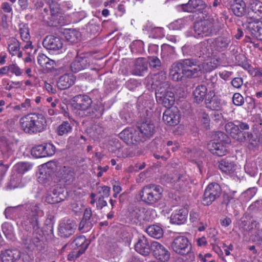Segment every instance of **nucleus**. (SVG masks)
Listing matches in <instances>:
<instances>
[{"mask_svg": "<svg viewBox=\"0 0 262 262\" xmlns=\"http://www.w3.org/2000/svg\"><path fill=\"white\" fill-rule=\"evenodd\" d=\"M205 102L207 107L212 110L217 111L222 107L221 99L214 94L210 99L209 97L206 99Z\"/></svg>", "mask_w": 262, "mask_h": 262, "instance_id": "37998d69", "label": "nucleus"}, {"mask_svg": "<svg viewBox=\"0 0 262 262\" xmlns=\"http://www.w3.org/2000/svg\"><path fill=\"white\" fill-rule=\"evenodd\" d=\"M222 193L221 186L216 183H211L205 188L202 198L204 205L209 206L220 197Z\"/></svg>", "mask_w": 262, "mask_h": 262, "instance_id": "6e6552de", "label": "nucleus"}, {"mask_svg": "<svg viewBox=\"0 0 262 262\" xmlns=\"http://www.w3.org/2000/svg\"><path fill=\"white\" fill-rule=\"evenodd\" d=\"M155 85L159 88L161 86L164 89L168 88L169 82L166 81V73L164 71H161L155 75Z\"/></svg>", "mask_w": 262, "mask_h": 262, "instance_id": "a19ab883", "label": "nucleus"}, {"mask_svg": "<svg viewBox=\"0 0 262 262\" xmlns=\"http://www.w3.org/2000/svg\"><path fill=\"white\" fill-rule=\"evenodd\" d=\"M216 20L213 18L198 21L194 24V31L197 37L207 36L216 32Z\"/></svg>", "mask_w": 262, "mask_h": 262, "instance_id": "0eeeda50", "label": "nucleus"}, {"mask_svg": "<svg viewBox=\"0 0 262 262\" xmlns=\"http://www.w3.org/2000/svg\"><path fill=\"white\" fill-rule=\"evenodd\" d=\"M147 63L144 58H137L135 63L134 69L132 71L133 75L142 76L147 72Z\"/></svg>", "mask_w": 262, "mask_h": 262, "instance_id": "72a5a7b5", "label": "nucleus"}, {"mask_svg": "<svg viewBox=\"0 0 262 262\" xmlns=\"http://www.w3.org/2000/svg\"><path fill=\"white\" fill-rule=\"evenodd\" d=\"M199 67L201 69V74L202 72H210L213 71L217 68V65L213 60L199 64Z\"/></svg>", "mask_w": 262, "mask_h": 262, "instance_id": "3c124183", "label": "nucleus"}, {"mask_svg": "<svg viewBox=\"0 0 262 262\" xmlns=\"http://www.w3.org/2000/svg\"><path fill=\"white\" fill-rule=\"evenodd\" d=\"M258 200L251 204L247 209L246 215L251 218L261 219Z\"/></svg>", "mask_w": 262, "mask_h": 262, "instance_id": "4c0bfd02", "label": "nucleus"}, {"mask_svg": "<svg viewBox=\"0 0 262 262\" xmlns=\"http://www.w3.org/2000/svg\"><path fill=\"white\" fill-rule=\"evenodd\" d=\"M245 140L249 142L250 144L253 146L257 144L258 141L256 137H254L252 134L249 132H244L242 133Z\"/></svg>", "mask_w": 262, "mask_h": 262, "instance_id": "4d7b16f0", "label": "nucleus"}, {"mask_svg": "<svg viewBox=\"0 0 262 262\" xmlns=\"http://www.w3.org/2000/svg\"><path fill=\"white\" fill-rule=\"evenodd\" d=\"M171 247L174 252L181 255H186L191 250V244L184 236H178L174 238Z\"/></svg>", "mask_w": 262, "mask_h": 262, "instance_id": "9d476101", "label": "nucleus"}, {"mask_svg": "<svg viewBox=\"0 0 262 262\" xmlns=\"http://www.w3.org/2000/svg\"><path fill=\"white\" fill-rule=\"evenodd\" d=\"M140 85H141V83L135 79H130L125 83L126 87L130 91L134 90Z\"/></svg>", "mask_w": 262, "mask_h": 262, "instance_id": "0e129e2a", "label": "nucleus"}, {"mask_svg": "<svg viewBox=\"0 0 262 262\" xmlns=\"http://www.w3.org/2000/svg\"><path fill=\"white\" fill-rule=\"evenodd\" d=\"M20 208H23L25 210L20 222L22 228L25 231L34 230L39 233L40 231L39 216H42L43 212L40 208L38 204L27 203L24 205L8 207L4 212L6 218L12 219L16 215Z\"/></svg>", "mask_w": 262, "mask_h": 262, "instance_id": "f257e3e1", "label": "nucleus"}, {"mask_svg": "<svg viewBox=\"0 0 262 262\" xmlns=\"http://www.w3.org/2000/svg\"><path fill=\"white\" fill-rule=\"evenodd\" d=\"M257 189L255 187L249 188L245 191L243 195L246 198V200H249L252 199L256 194Z\"/></svg>", "mask_w": 262, "mask_h": 262, "instance_id": "69168bd1", "label": "nucleus"}, {"mask_svg": "<svg viewBox=\"0 0 262 262\" xmlns=\"http://www.w3.org/2000/svg\"><path fill=\"white\" fill-rule=\"evenodd\" d=\"M111 188L107 186H103L98 188V193L99 194V197L108 198L110 194Z\"/></svg>", "mask_w": 262, "mask_h": 262, "instance_id": "bf43d9fd", "label": "nucleus"}, {"mask_svg": "<svg viewBox=\"0 0 262 262\" xmlns=\"http://www.w3.org/2000/svg\"><path fill=\"white\" fill-rule=\"evenodd\" d=\"M219 167L224 172L230 173L234 171L235 164L230 160L225 159L219 162Z\"/></svg>", "mask_w": 262, "mask_h": 262, "instance_id": "49530a36", "label": "nucleus"}, {"mask_svg": "<svg viewBox=\"0 0 262 262\" xmlns=\"http://www.w3.org/2000/svg\"><path fill=\"white\" fill-rule=\"evenodd\" d=\"M179 7L184 12L193 13L204 9L206 5L202 0H189L187 3L181 4Z\"/></svg>", "mask_w": 262, "mask_h": 262, "instance_id": "393cba45", "label": "nucleus"}, {"mask_svg": "<svg viewBox=\"0 0 262 262\" xmlns=\"http://www.w3.org/2000/svg\"><path fill=\"white\" fill-rule=\"evenodd\" d=\"M180 115L177 108H167L163 113V120L168 125L175 126L180 122Z\"/></svg>", "mask_w": 262, "mask_h": 262, "instance_id": "aec40b11", "label": "nucleus"}, {"mask_svg": "<svg viewBox=\"0 0 262 262\" xmlns=\"http://www.w3.org/2000/svg\"><path fill=\"white\" fill-rule=\"evenodd\" d=\"M188 212L185 208L176 210L171 215L170 222L178 225L184 224L187 220Z\"/></svg>", "mask_w": 262, "mask_h": 262, "instance_id": "2f4dec72", "label": "nucleus"}, {"mask_svg": "<svg viewBox=\"0 0 262 262\" xmlns=\"http://www.w3.org/2000/svg\"><path fill=\"white\" fill-rule=\"evenodd\" d=\"M151 252L153 256L161 261H168L170 253L164 245L156 241L151 242Z\"/></svg>", "mask_w": 262, "mask_h": 262, "instance_id": "2eb2a0df", "label": "nucleus"}, {"mask_svg": "<svg viewBox=\"0 0 262 262\" xmlns=\"http://www.w3.org/2000/svg\"><path fill=\"white\" fill-rule=\"evenodd\" d=\"M19 33L21 39L24 41H28L30 39V35L28 27L26 25H23L19 29Z\"/></svg>", "mask_w": 262, "mask_h": 262, "instance_id": "6e6d98bb", "label": "nucleus"}, {"mask_svg": "<svg viewBox=\"0 0 262 262\" xmlns=\"http://www.w3.org/2000/svg\"><path fill=\"white\" fill-rule=\"evenodd\" d=\"M20 49V43L17 40L14 39L12 42L8 45V49L12 55H15Z\"/></svg>", "mask_w": 262, "mask_h": 262, "instance_id": "5fc2aeb1", "label": "nucleus"}, {"mask_svg": "<svg viewBox=\"0 0 262 262\" xmlns=\"http://www.w3.org/2000/svg\"><path fill=\"white\" fill-rule=\"evenodd\" d=\"M50 14L47 8L43 9V12L41 13L42 20L47 21L50 25L57 26L63 23V16L57 3H53L49 5Z\"/></svg>", "mask_w": 262, "mask_h": 262, "instance_id": "39448f33", "label": "nucleus"}, {"mask_svg": "<svg viewBox=\"0 0 262 262\" xmlns=\"http://www.w3.org/2000/svg\"><path fill=\"white\" fill-rule=\"evenodd\" d=\"M14 144L5 137L0 138V150L4 158H8L13 154Z\"/></svg>", "mask_w": 262, "mask_h": 262, "instance_id": "c756f323", "label": "nucleus"}, {"mask_svg": "<svg viewBox=\"0 0 262 262\" xmlns=\"http://www.w3.org/2000/svg\"><path fill=\"white\" fill-rule=\"evenodd\" d=\"M64 36L68 41L75 43L80 39L81 34L75 29H69L64 31Z\"/></svg>", "mask_w": 262, "mask_h": 262, "instance_id": "c03bdc74", "label": "nucleus"}, {"mask_svg": "<svg viewBox=\"0 0 262 262\" xmlns=\"http://www.w3.org/2000/svg\"><path fill=\"white\" fill-rule=\"evenodd\" d=\"M135 250L140 254L147 256L151 251V242L149 243L145 236H141L135 245Z\"/></svg>", "mask_w": 262, "mask_h": 262, "instance_id": "b1692460", "label": "nucleus"}, {"mask_svg": "<svg viewBox=\"0 0 262 262\" xmlns=\"http://www.w3.org/2000/svg\"><path fill=\"white\" fill-rule=\"evenodd\" d=\"M200 72L199 62L192 58H187L174 62L171 66L169 75L173 81H179L183 76L191 78L196 77Z\"/></svg>", "mask_w": 262, "mask_h": 262, "instance_id": "f03ea898", "label": "nucleus"}, {"mask_svg": "<svg viewBox=\"0 0 262 262\" xmlns=\"http://www.w3.org/2000/svg\"><path fill=\"white\" fill-rule=\"evenodd\" d=\"M76 227V225L73 220L63 219L58 225V235L63 238L69 237L74 233Z\"/></svg>", "mask_w": 262, "mask_h": 262, "instance_id": "4468645a", "label": "nucleus"}, {"mask_svg": "<svg viewBox=\"0 0 262 262\" xmlns=\"http://www.w3.org/2000/svg\"><path fill=\"white\" fill-rule=\"evenodd\" d=\"M163 189L160 185L154 184L144 186L139 191L140 200L146 205H153L162 196Z\"/></svg>", "mask_w": 262, "mask_h": 262, "instance_id": "20e7f679", "label": "nucleus"}, {"mask_svg": "<svg viewBox=\"0 0 262 262\" xmlns=\"http://www.w3.org/2000/svg\"><path fill=\"white\" fill-rule=\"evenodd\" d=\"M90 242H87L83 235H80L76 237L72 243V247L74 249L80 248L79 250H83L84 252L88 248Z\"/></svg>", "mask_w": 262, "mask_h": 262, "instance_id": "79ce46f5", "label": "nucleus"}, {"mask_svg": "<svg viewBox=\"0 0 262 262\" xmlns=\"http://www.w3.org/2000/svg\"><path fill=\"white\" fill-rule=\"evenodd\" d=\"M200 119L202 124L204 125V127L206 129H208L210 123L209 115L204 112L202 113L200 115Z\"/></svg>", "mask_w": 262, "mask_h": 262, "instance_id": "e2e57ef3", "label": "nucleus"}, {"mask_svg": "<svg viewBox=\"0 0 262 262\" xmlns=\"http://www.w3.org/2000/svg\"><path fill=\"white\" fill-rule=\"evenodd\" d=\"M67 196V192L58 185L53 186L47 192L45 201L49 204H54L63 201Z\"/></svg>", "mask_w": 262, "mask_h": 262, "instance_id": "9b49d317", "label": "nucleus"}, {"mask_svg": "<svg viewBox=\"0 0 262 262\" xmlns=\"http://www.w3.org/2000/svg\"><path fill=\"white\" fill-rule=\"evenodd\" d=\"M138 128L142 137V142L150 138L155 132V125L149 120H146L141 123L138 126Z\"/></svg>", "mask_w": 262, "mask_h": 262, "instance_id": "5701e85b", "label": "nucleus"}, {"mask_svg": "<svg viewBox=\"0 0 262 262\" xmlns=\"http://www.w3.org/2000/svg\"><path fill=\"white\" fill-rule=\"evenodd\" d=\"M55 152V147L51 143H44L33 147L31 155L36 158L53 156Z\"/></svg>", "mask_w": 262, "mask_h": 262, "instance_id": "ddd939ff", "label": "nucleus"}, {"mask_svg": "<svg viewBox=\"0 0 262 262\" xmlns=\"http://www.w3.org/2000/svg\"><path fill=\"white\" fill-rule=\"evenodd\" d=\"M20 257V252L17 249H7L2 253V262H16Z\"/></svg>", "mask_w": 262, "mask_h": 262, "instance_id": "f704fd0d", "label": "nucleus"}, {"mask_svg": "<svg viewBox=\"0 0 262 262\" xmlns=\"http://www.w3.org/2000/svg\"><path fill=\"white\" fill-rule=\"evenodd\" d=\"M40 229L41 228H40ZM26 231L29 233H24L21 236L22 243L26 248L31 250H33L38 246V244L40 242V240L38 237H32L31 236V233L32 231H33L36 234L40 235L42 232L41 229H40V231L39 233H37L34 230Z\"/></svg>", "mask_w": 262, "mask_h": 262, "instance_id": "412c9836", "label": "nucleus"}, {"mask_svg": "<svg viewBox=\"0 0 262 262\" xmlns=\"http://www.w3.org/2000/svg\"><path fill=\"white\" fill-rule=\"evenodd\" d=\"M195 56L205 59L212 54L208 41H204L195 45Z\"/></svg>", "mask_w": 262, "mask_h": 262, "instance_id": "cd10ccee", "label": "nucleus"}, {"mask_svg": "<svg viewBox=\"0 0 262 262\" xmlns=\"http://www.w3.org/2000/svg\"><path fill=\"white\" fill-rule=\"evenodd\" d=\"M76 77L71 74H65L61 76L57 82V86L60 90L69 88L75 83Z\"/></svg>", "mask_w": 262, "mask_h": 262, "instance_id": "7c9ffc66", "label": "nucleus"}, {"mask_svg": "<svg viewBox=\"0 0 262 262\" xmlns=\"http://www.w3.org/2000/svg\"><path fill=\"white\" fill-rule=\"evenodd\" d=\"M88 111L84 116H90L93 118H99L100 117L104 111V107L101 104H93L88 108Z\"/></svg>", "mask_w": 262, "mask_h": 262, "instance_id": "c9c22d12", "label": "nucleus"}, {"mask_svg": "<svg viewBox=\"0 0 262 262\" xmlns=\"http://www.w3.org/2000/svg\"><path fill=\"white\" fill-rule=\"evenodd\" d=\"M157 102L167 108H170L174 103V93L168 88L160 87L156 92Z\"/></svg>", "mask_w": 262, "mask_h": 262, "instance_id": "1a4fd4ad", "label": "nucleus"}, {"mask_svg": "<svg viewBox=\"0 0 262 262\" xmlns=\"http://www.w3.org/2000/svg\"><path fill=\"white\" fill-rule=\"evenodd\" d=\"M195 45H185L182 48V51L184 55L195 56Z\"/></svg>", "mask_w": 262, "mask_h": 262, "instance_id": "13d9d810", "label": "nucleus"}, {"mask_svg": "<svg viewBox=\"0 0 262 262\" xmlns=\"http://www.w3.org/2000/svg\"><path fill=\"white\" fill-rule=\"evenodd\" d=\"M84 253L83 250H79L77 251H72L68 254V260L69 261H74Z\"/></svg>", "mask_w": 262, "mask_h": 262, "instance_id": "338daca9", "label": "nucleus"}, {"mask_svg": "<svg viewBox=\"0 0 262 262\" xmlns=\"http://www.w3.org/2000/svg\"><path fill=\"white\" fill-rule=\"evenodd\" d=\"M104 198L98 197L96 199V208L98 210L102 209L104 207L107 205V202L104 200Z\"/></svg>", "mask_w": 262, "mask_h": 262, "instance_id": "774afa93", "label": "nucleus"}, {"mask_svg": "<svg viewBox=\"0 0 262 262\" xmlns=\"http://www.w3.org/2000/svg\"><path fill=\"white\" fill-rule=\"evenodd\" d=\"M246 29L252 36L259 40L262 41V23L258 20H252V18H247L245 23Z\"/></svg>", "mask_w": 262, "mask_h": 262, "instance_id": "a211bd4d", "label": "nucleus"}, {"mask_svg": "<svg viewBox=\"0 0 262 262\" xmlns=\"http://www.w3.org/2000/svg\"><path fill=\"white\" fill-rule=\"evenodd\" d=\"M189 182V176L186 174H181L179 175L176 184L177 186H179L180 190L183 191L186 188Z\"/></svg>", "mask_w": 262, "mask_h": 262, "instance_id": "8fccbe9b", "label": "nucleus"}, {"mask_svg": "<svg viewBox=\"0 0 262 262\" xmlns=\"http://www.w3.org/2000/svg\"><path fill=\"white\" fill-rule=\"evenodd\" d=\"M226 135L222 132H216L213 135V140L207 144L208 150L213 155L221 157L225 155L227 147L225 142Z\"/></svg>", "mask_w": 262, "mask_h": 262, "instance_id": "423d86ee", "label": "nucleus"}, {"mask_svg": "<svg viewBox=\"0 0 262 262\" xmlns=\"http://www.w3.org/2000/svg\"><path fill=\"white\" fill-rule=\"evenodd\" d=\"M90 66L88 58L84 56H76L74 60L71 63L70 68L74 73H77Z\"/></svg>", "mask_w": 262, "mask_h": 262, "instance_id": "bb28decb", "label": "nucleus"}, {"mask_svg": "<svg viewBox=\"0 0 262 262\" xmlns=\"http://www.w3.org/2000/svg\"><path fill=\"white\" fill-rule=\"evenodd\" d=\"M97 215L93 214L90 208H86L84 210L82 219L79 223V230L82 232H88L97 222Z\"/></svg>", "mask_w": 262, "mask_h": 262, "instance_id": "f8f14e48", "label": "nucleus"}, {"mask_svg": "<svg viewBox=\"0 0 262 262\" xmlns=\"http://www.w3.org/2000/svg\"><path fill=\"white\" fill-rule=\"evenodd\" d=\"M231 10L236 16L241 17L246 12V4L243 0H234L231 5Z\"/></svg>", "mask_w": 262, "mask_h": 262, "instance_id": "58836bf2", "label": "nucleus"}, {"mask_svg": "<svg viewBox=\"0 0 262 262\" xmlns=\"http://www.w3.org/2000/svg\"><path fill=\"white\" fill-rule=\"evenodd\" d=\"M232 101L234 105L236 106H241L244 103L243 97L238 93L234 94L232 97Z\"/></svg>", "mask_w": 262, "mask_h": 262, "instance_id": "052dcab7", "label": "nucleus"}, {"mask_svg": "<svg viewBox=\"0 0 262 262\" xmlns=\"http://www.w3.org/2000/svg\"><path fill=\"white\" fill-rule=\"evenodd\" d=\"M148 210L144 207L141 206H133L129 210L128 217L134 224H137L138 222H142L148 220L147 215Z\"/></svg>", "mask_w": 262, "mask_h": 262, "instance_id": "f3484780", "label": "nucleus"}, {"mask_svg": "<svg viewBox=\"0 0 262 262\" xmlns=\"http://www.w3.org/2000/svg\"><path fill=\"white\" fill-rule=\"evenodd\" d=\"M148 62L151 69L155 70H159L161 68V62L160 60L157 56H149L148 57Z\"/></svg>", "mask_w": 262, "mask_h": 262, "instance_id": "603ef678", "label": "nucleus"}, {"mask_svg": "<svg viewBox=\"0 0 262 262\" xmlns=\"http://www.w3.org/2000/svg\"><path fill=\"white\" fill-rule=\"evenodd\" d=\"M73 129V126L69 122L66 121L62 122L58 126L56 129V134L60 136L67 135L71 133Z\"/></svg>", "mask_w": 262, "mask_h": 262, "instance_id": "a18cd8bd", "label": "nucleus"}, {"mask_svg": "<svg viewBox=\"0 0 262 262\" xmlns=\"http://www.w3.org/2000/svg\"><path fill=\"white\" fill-rule=\"evenodd\" d=\"M207 92V89L204 85L197 86L193 92L194 102L199 104L204 100Z\"/></svg>", "mask_w": 262, "mask_h": 262, "instance_id": "e433bc0d", "label": "nucleus"}, {"mask_svg": "<svg viewBox=\"0 0 262 262\" xmlns=\"http://www.w3.org/2000/svg\"><path fill=\"white\" fill-rule=\"evenodd\" d=\"M252 240L258 244L262 243V229H257L254 234L251 235Z\"/></svg>", "mask_w": 262, "mask_h": 262, "instance_id": "680f3d73", "label": "nucleus"}, {"mask_svg": "<svg viewBox=\"0 0 262 262\" xmlns=\"http://www.w3.org/2000/svg\"><path fill=\"white\" fill-rule=\"evenodd\" d=\"M20 128L26 133L33 135L44 131L47 127L45 117L40 113L27 114L19 119Z\"/></svg>", "mask_w": 262, "mask_h": 262, "instance_id": "7ed1b4c3", "label": "nucleus"}, {"mask_svg": "<svg viewBox=\"0 0 262 262\" xmlns=\"http://www.w3.org/2000/svg\"><path fill=\"white\" fill-rule=\"evenodd\" d=\"M42 45L48 50L57 51L62 48V42L58 37L48 35L43 39Z\"/></svg>", "mask_w": 262, "mask_h": 262, "instance_id": "a878e982", "label": "nucleus"}, {"mask_svg": "<svg viewBox=\"0 0 262 262\" xmlns=\"http://www.w3.org/2000/svg\"><path fill=\"white\" fill-rule=\"evenodd\" d=\"M248 15L249 17H253V20H259L262 18V2L258 0H252Z\"/></svg>", "mask_w": 262, "mask_h": 262, "instance_id": "c85d7f7f", "label": "nucleus"}, {"mask_svg": "<svg viewBox=\"0 0 262 262\" xmlns=\"http://www.w3.org/2000/svg\"><path fill=\"white\" fill-rule=\"evenodd\" d=\"M230 42V37L219 36L211 41V46L215 50L221 52L225 50L228 48Z\"/></svg>", "mask_w": 262, "mask_h": 262, "instance_id": "473e14b6", "label": "nucleus"}, {"mask_svg": "<svg viewBox=\"0 0 262 262\" xmlns=\"http://www.w3.org/2000/svg\"><path fill=\"white\" fill-rule=\"evenodd\" d=\"M146 232L149 235L157 239L161 238L163 235V229L156 225L149 226L146 229Z\"/></svg>", "mask_w": 262, "mask_h": 262, "instance_id": "de8ad7c7", "label": "nucleus"}, {"mask_svg": "<svg viewBox=\"0 0 262 262\" xmlns=\"http://www.w3.org/2000/svg\"><path fill=\"white\" fill-rule=\"evenodd\" d=\"M59 181L66 185H70L75 179V173L72 169L68 166H62L56 173Z\"/></svg>", "mask_w": 262, "mask_h": 262, "instance_id": "4be33fe9", "label": "nucleus"}, {"mask_svg": "<svg viewBox=\"0 0 262 262\" xmlns=\"http://www.w3.org/2000/svg\"><path fill=\"white\" fill-rule=\"evenodd\" d=\"M2 230L7 238L9 240H13L14 238V230L12 224L5 223L2 225Z\"/></svg>", "mask_w": 262, "mask_h": 262, "instance_id": "09e8293b", "label": "nucleus"}, {"mask_svg": "<svg viewBox=\"0 0 262 262\" xmlns=\"http://www.w3.org/2000/svg\"><path fill=\"white\" fill-rule=\"evenodd\" d=\"M74 107L80 111L79 114L84 116L89 111L88 108L91 106L93 101L91 98L86 95H78L74 98Z\"/></svg>", "mask_w": 262, "mask_h": 262, "instance_id": "dca6fc26", "label": "nucleus"}, {"mask_svg": "<svg viewBox=\"0 0 262 262\" xmlns=\"http://www.w3.org/2000/svg\"><path fill=\"white\" fill-rule=\"evenodd\" d=\"M225 128L226 132L229 134L233 138L236 140H239L238 136L243 133L241 130H239L237 123H235V122H228L226 124Z\"/></svg>", "mask_w": 262, "mask_h": 262, "instance_id": "ea45409f", "label": "nucleus"}, {"mask_svg": "<svg viewBox=\"0 0 262 262\" xmlns=\"http://www.w3.org/2000/svg\"><path fill=\"white\" fill-rule=\"evenodd\" d=\"M119 137L127 144H134L142 141L139 133L132 128H126L119 134Z\"/></svg>", "mask_w": 262, "mask_h": 262, "instance_id": "6ab92c4d", "label": "nucleus"}, {"mask_svg": "<svg viewBox=\"0 0 262 262\" xmlns=\"http://www.w3.org/2000/svg\"><path fill=\"white\" fill-rule=\"evenodd\" d=\"M31 168L32 165L30 163L26 162H18L15 165L16 170L20 173H24Z\"/></svg>", "mask_w": 262, "mask_h": 262, "instance_id": "864d4df0", "label": "nucleus"}]
</instances>
